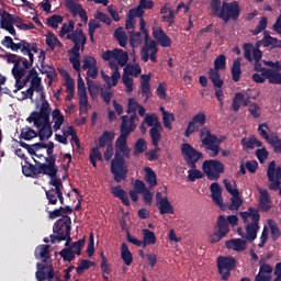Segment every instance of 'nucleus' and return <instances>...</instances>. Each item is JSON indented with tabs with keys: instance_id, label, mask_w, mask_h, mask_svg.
Listing matches in <instances>:
<instances>
[{
	"instance_id": "32",
	"label": "nucleus",
	"mask_w": 281,
	"mask_h": 281,
	"mask_svg": "<svg viewBox=\"0 0 281 281\" xmlns=\"http://www.w3.org/2000/svg\"><path fill=\"white\" fill-rule=\"evenodd\" d=\"M209 78L212 81L214 88L221 89L224 85V81L221 79L220 70H215L214 68H211L209 70Z\"/></svg>"
},
{
	"instance_id": "45",
	"label": "nucleus",
	"mask_w": 281,
	"mask_h": 281,
	"mask_svg": "<svg viewBox=\"0 0 281 281\" xmlns=\"http://www.w3.org/2000/svg\"><path fill=\"white\" fill-rule=\"evenodd\" d=\"M142 74V68L139 67L138 64L132 65L128 64L125 69H123V75L126 76H134L137 78Z\"/></svg>"
},
{
	"instance_id": "15",
	"label": "nucleus",
	"mask_w": 281,
	"mask_h": 281,
	"mask_svg": "<svg viewBox=\"0 0 281 281\" xmlns=\"http://www.w3.org/2000/svg\"><path fill=\"white\" fill-rule=\"evenodd\" d=\"M66 40L74 43V47L69 48L68 54H77L85 50L87 44V35L82 30L74 31L66 35Z\"/></svg>"
},
{
	"instance_id": "26",
	"label": "nucleus",
	"mask_w": 281,
	"mask_h": 281,
	"mask_svg": "<svg viewBox=\"0 0 281 281\" xmlns=\"http://www.w3.org/2000/svg\"><path fill=\"white\" fill-rule=\"evenodd\" d=\"M112 194L114 198L120 199L124 205L130 206V198L126 191L122 189V186L114 187Z\"/></svg>"
},
{
	"instance_id": "54",
	"label": "nucleus",
	"mask_w": 281,
	"mask_h": 281,
	"mask_svg": "<svg viewBox=\"0 0 281 281\" xmlns=\"http://www.w3.org/2000/svg\"><path fill=\"white\" fill-rule=\"evenodd\" d=\"M63 16L61 15H57V14H54L52 16H49L47 19V24L49 27H52L53 30H57L59 24L63 23Z\"/></svg>"
},
{
	"instance_id": "30",
	"label": "nucleus",
	"mask_w": 281,
	"mask_h": 281,
	"mask_svg": "<svg viewBox=\"0 0 281 281\" xmlns=\"http://www.w3.org/2000/svg\"><path fill=\"white\" fill-rule=\"evenodd\" d=\"M52 119L54 122L53 131L57 132L61 128V125L64 123V115L61 114L60 110L58 108L54 109L52 112Z\"/></svg>"
},
{
	"instance_id": "47",
	"label": "nucleus",
	"mask_w": 281,
	"mask_h": 281,
	"mask_svg": "<svg viewBox=\"0 0 281 281\" xmlns=\"http://www.w3.org/2000/svg\"><path fill=\"white\" fill-rule=\"evenodd\" d=\"M60 257L63 258L64 262H72L76 259V252L71 250V248H64L59 252Z\"/></svg>"
},
{
	"instance_id": "56",
	"label": "nucleus",
	"mask_w": 281,
	"mask_h": 281,
	"mask_svg": "<svg viewBox=\"0 0 281 281\" xmlns=\"http://www.w3.org/2000/svg\"><path fill=\"white\" fill-rule=\"evenodd\" d=\"M255 155L259 164H265L266 159L269 158L270 153L269 150H267L266 147H262V148L256 149Z\"/></svg>"
},
{
	"instance_id": "62",
	"label": "nucleus",
	"mask_w": 281,
	"mask_h": 281,
	"mask_svg": "<svg viewBox=\"0 0 281 281\" xmlns=\"http://www.w3.org/2000/svg\"><path fill=\"white\" fill-rule=\"evenodd\" d=\"M269 24V21L267 20L266 16H262L261 20H259L257 26L252 31L254 35L260 34L262 31L267 29V25Z\"/></svg>"
},
{
	"instance_id": "11",
	"label": "nucleus",
	"mask_w": 281,
	"mask_h": 281,
	"mask_svg": "<svg viewBox=\"0 0 281 281\" xmlns=\"http://www.w3.org/2000/svg\"><path fill=\"white\" fill-rule=\"evenodd\" d=\"M50 114H48V125H49V131L46 132H42V130L44 128V125H35V122H33L35 128H38V132H35L33 128L31 127H23L21 131V138L25 139V140H31L34 139L36 137L40 138V140H46L49 139L53 135L54 132L52 131V123H50Z\"/></svg>"
},
{
	"instance_id": "50",
	"label": "nucleus",
	"mask_w": 281,
	"mask_h": 281,
	"mask_svg": "<svg viewBox=\"0 0 281 281\" xmlns=\"http://www.w3.org/2000/svg\"><path fill=\"white\" fill-rule=\"evenodd\" d=\"M75 30V22L69 21L68 23H64L61 30L59 32V37L64 38L65 35L71 34Z\"/></svg>"
},
{
	"instance_id": "36",
	"label": "nucleus",
	"mask_w": 281,
	"mask_h": 281,
	"mask_svg": "<svg viewBox=\"0 0 281 281\" xmlns=\"http://www.w3.org/2000/svg\"><path fill=\"white\" fill-rule=\"evenodd\" d=\"M137 119L136 114L131 115L130 120L127 115L121 117V128L125 127L127 131L132 130L134 132L136 130L135 120Z\"/></svg>"
},
{
	"instance_id": "12",
	"label": "nucleus",
	"mask_w": 281,
	"mask_h": 281,
	"mask_svg": "<svg viewBox=\"0 0 281 281\" xmlns=\"http://www.w3.org/2000/svg\"><path fill=\"white\" fill-rule=\"evenodd\" d=\"M181 154L186 161V165L190 169H195L196 164L204 159V155L202 151H198L191 144L184 143L181 145Z\"/></svg>"
},
{
	"instance_id": "38",
	"label": "nucleus",
	"mask_w": 281,
	"mask_h": 281,
	"mask_svg": "<svg viewBox=\"0 0 281 281\" xmlns=\"http://www.w3.org/2000/svg\"><path fill=\"white\" fill-rule=\"evenodd\" d=\"M216 228H217V232L222 233V235L224 234L228 235L231 232V228H229L227 218L224 217L223 215L218 216L216 221Z\"/></svg>"
},
{
	"instance_id": "42",
	"label": "nucleus",
	"mask_w": 281,
	"mask_h": 281,
	"mask_svg": "<svg viewBox=\"0 0 281 281\" xmlns=\"http://www.w3.org/2000/svg\"><path fill=\"white\" fill-rule=\"evenodd\" d=\"M13 25V14L9 13L8 11H2L0 13V29H4L8 26Z\"/></svg>"
},
{
	"instance_id": "4",
	"label": "nucleus",
	"mask_w": 281,
	"mask_h": 281,
	"mask_svg": "<svg viewBox=\"0 0 281 281\" xmlns=\"http://www.w3.org/2000/svg\"><path fill=\"white\" fill-rule=\"evenodd\" d=\"M210 9L212 16L220 18L226 23H229L231 20L237 21L241 15L240 3L236 0L232 2L210 0Z\"/></svg>"
},
{
	"instance_id": "64",
	"label": "nucleus",
	"mask_w": 281,
	"mask_h": 281,
	"mask_svg": "<svg viewBox=\"0 0 281 281\" xmlns=\"http://www.w3.org/2000/svg\"><path fill=\"white\" fill-rule=\"evenodd\" d=\"M97 67V59L94 57H83L82 59V70H87L89 68H94Z\"/></svg>"
},
{
	"instance_id": "39",
	"label": "nucleus",
	"mask_w": 281,
	"mask_h": 281,
	"mask_svg": "<svg viewBox=\"0 0 281 281\" xmlns=\"http://www.w3.org/2000/svg\"><path fill=\"white\" fill-rule=\"evenodd\" d=\"M263 76L269 80V83L281 85V72L267 69L263 71Z\"/></svg>"
},
{
	"instance_id": "35",
	"label": "nucleus",
	"mask_w": 281,
	"mask_h": 281,
	"mask_svg": "<svg viewBox=\"0 0 281 281\" xmlns=\"http://www.w3.org/2000/svg\"><path fill=\"white\" fill-rule=\"evenodd\" d=\"M46 45L49 47L50 50H55L56 47L63 48L61 42L58 40L55 33H47L46 36Z\"/></svg>"
},
{
	"instance_id": "2",
	"label": "nucleus",
	"mask_w": 281,
	"mask_h": 281,
	"mask_svg": "<svg viewBox=\"0 0 281 281\" xmlns=\"http://www.w3.org/2000/svg\"><path fill=\"white\" fill-rule=\"evenodd\" d=\"M133 133V130L121 128V134L115 142L116 150L115 156L110 162V172L114 176L116 183H121L127 178L126 159L131 158V148L127 146V137Z\"/></svg>"
},
{
	"instance_id": "34",
	"label": "nucleus",
	"mask_w": 281,
	"mask_h": 281,
	"mask_svg": "<svg viewBox=\"0 0 281 281\" xmlns=\"http://www.w3.org/2000/svg\"><path fill=\"white\" fill-rule=\"evenodd\" d=\"M259 229H260L259 224L248 223L247 226H246V232H247L246 238L249 241H254L257 238V236H258Z\"/></svg>"
},
{
	"instance_id": "17",
	"label": "nucleus",
	"mask_w": 281,
	"mask_h": 281,
	"mask_svg": "<svg viewBox=\"0 0 281 281\" xmlns=\"http://www.w3.org/2000/svg\"><path fill=\"white\" fill-rule=\"evenodd\" d=\"M35 277L37 281H46L47 278H55V269L52 261H42L36 265Z\"/></svg>"
},
{
	"instance_id": "58",
	"label": "nucleus",
	"mask_w": 281,
	"mask_h": 281,
	"mask_svg": "<svg viewBox=\"0 0 281 281\" xmlns=\"http://www.w3.org/2000/svg\"><path fill=\"white\" fill-rule=\"evenodd\" d=\"M224 187H225V190L233 196H237V195H240V191L236 189V182H234V184L225 179L224 180Z\"/></svg>"
},
{
	"instance_id": "21",
	"label": "nucleus",
	"mask_w": 281,
	"mask_h": 281,
	"mask_svg": "<svg viewBox=\"0 0 281 281\" xmlns=\"http://www.w3.org/2000/svg\"><path fill=\"white\" fill-rule=\"evenodd\" d=\"M240 217L244 222V224H248V218H250L252 222L250 224H259L260 222V214L258 209L250 206L248 209V212H240Z\"/></svg>"
},
{
	"instance_id": "24",
	"label": "nucleus",
	"mask_w": 281,
	"mask_h": 281,
	"mask_svg": "<svg viewBox=\"0 0 281 281\" xmlns=\"http://www.w3.org/2000/svg\"><path fill=\"white\" fill-rule=\"evenodd\" d=\"M164 131L162 124L157 123L155 127L149 130V137L151 139V145L158 147L159 140H161L162 135L161 132Z\"/></svg>"
},
{
	"instance_id": "18",
	"label": "nucleus",
	"mask_w": 281,
	"mask_h": 281,
	"mask_svg": "<svg viewBox=\"0 0 281 281\" xmlns=\"http://www.w3.org/2000/svg\"><path fill=\"white\" fill-rule=\"evenodd\" d=\"M65 5L67 10L72 14L74 16H79L81 22L88 23V12L86 9L82 8L81 4L75 3L74 0H66Z\"/></svg>"
},
{
	"instance_id": "19",
	"label": "nucleus",
	"mask_w": 281,
	"mask_h": 281,
	"mask_svg": "<svg viewBox=\"0 0 281 281\" xmlns=\"http://www.w3.org/2000/svg\"><path fill=\"white\" fill-rule=\"evenodd\" d=\"M156 205L159 210V214H175V206L168 200V196L162 198L161 192L156 193Z\"/></svg>"
},
{
	"instance_id": "63",
	"label": "nucleus",
	"mask_w": 281,
	"mask_h": 281,
	"mask_svg": "<svg viewBox=\"0 0 281 281\" xmlns=\"http://www.w3.org/2000/svg\"><path fill=\"white\" fill-rule=\"evenodd\" d=\"M130 43L133 47L138 46L143 43V37L140 32H132L130 35Z\"/></svg>"
},
{
	"instance_id": "61",
	"label": "nucleus",
	"mask_w": 281,
	"mask_h": 281,
	"mask_svg": "<svg viewBox=\"0 0 281 281\" xmlns=\"http://www.w3.org/2000/svg\"><path fill=\"white\" fill-rule=\"evenodd\" d=\"M46 199L48 200L49 205H56L58 202V192L54 189H49L48 191H45Z\"/></svg>"
},
{
	"instance_id": "28",
	"label": "nucleus",
	"mask_w": 281,
	"mask_h": 281,
	"mask_svg": "<svg viewBox=\"0 0 281 281\" xmlns=\"http://www.w3.org/2000/svg\"><path fill=\"white\" fill-rule=\"evenodd\" d=\"M142 234H143V241H142L143 248H145L146 246H151L156 244L157 237L154 231L143 229Z\"/></svg>"
},
{
	"instance_id": "53",
	"label": "nucleus",
	"mask_w": 281,
	"mask_h": 281,
	"mask_svg": "<svg viewBox=\"0 0 281 281\" xmlns=\"http://www.w3.org/2000/svg\"><path fill=\"white\" fill-rule=\"evenodd\" d=\"M69 54L74 55V57H69V63L72 64V67L77 72H80L81 71V60H80L81 54L80 53H69Z\"/></svg>"
},
{
	"instance_id": "55",
	"label": "nucleus",
	"mask_w": 281,
	"mask_h": 281,
	"mask_svg": "<svg viewBox=\"0 0 281 281\" xmlns=\"http://www.w3.org/2000/svg\"><path fill=\"white\" fill-rule=\"evenodd\" d=\"M243 101H244V93L237 92L233 99V111L235 113H238V111H240Z\"/></svg>"
},
{
	"instance_id": "23",
	"label": "nucleus",
	"mask_w": 281,
	"mask_h": 281,
	"mask_svg": "<svg viewBox=\"0 0 281 281\" xmlns=\"http://www.w3.org/2000/svg\"><path fill=\"white\" fill-rule=\"evenodd\" d=\"M210 190L212 192V200L215 205L222 207L223 206V198H222V189L218 182H213L210 186Z\"/></svg>"
},
{
	"instance_id": "51",
	"label": "nucleus",
	"mask_w": 281,
	"mask_h": 281,
	"mask_svg": "<svg viewBox=\"0 0 281 281\" xmlns=\"http://www.w3.org/2000/svg\"><path fill=\"white\" fill-rule=\"evenodd\" d=\"M204 173L200 169H192L188 170V181L195 182L198 179H203Z\"/></svg>"
},
{
	"instance_id": "25",
	"label": "nucleus",
	"mask_w": 281,
	"mask_h": 281,
	"mask_svg": "<svg viewBox=\"0 0 281 281\" xmlns=\"http://www.w3.org/2000/svg\"><path fill=\"white\" fill-rule=\"evenodd\" d=\"M226 248L234 249L235 251H245L247 249V243L241 238L231 239L226 241Z\"/></svg>"
},
{
	"instance_id": "44",
	"label": "nucleus",
	"mask_w": 281,
	"mask_h": 281,
	"mask_svg": "<svg viewBox=\"0 0 281 281\" xmlns=\"http://www.w3.org/2000/svg\"><path fill=\"white\" fill-rule=\"evenodd\" d=\"M145 181L148 183V186L150 188H155L157 186V176H156V172L149 168V167H146L145 168Z\"/></svg>"
},
{
	"instance_id": "57",
	"label": "nucleus",
	"mask_w": 281,
	"mask_h": 281,
	"mask_svg": "<svg viewBox=\"0 0 281 281\" xmlns=\"http://www.w3.org/2000/svg\"><path fill=\"white\" fill-rule=\"evenodd\" d=\"M91 266H94V262L88 260V259H81L80 265L78 268H76V272L78 276L83 274L86 270H88Z\"/></svg>"
},
{
	"instance_id": "37",
	"label": "nucleus",
	"mask_w": 281,
	"mask_h": 281,
	"mask_svg": "<svg viewBox=\"0 0 281 281\" xmlns=\"http://www.w3.org/2000/svg\"><path fill=\"white\" fill-rule=\"evenodd\" d=\"M90 164L93 168H97V161H103L102 153L100 151L99 146L92 147L89 155Z\"/></svg>"
},
{
	"instance_id": "43",
	"label": "nucleus",
	"mask_w": 281,
	"mask_h": 281,
	"mask_svg": "<svg viewBox=\"0 0 281 281\" xmlns=\"http://www.w3.org/2000/svg\"><path fill=\"white\" fill-rule=\"evenodd\" d=\"M120 67H125L128 63V54L122 48H115V58Z\"/></svg>"
},
{
	"instance_id": "5",
	"label": "nucleus",
	"mask_w": 281,
	"mask_h": 281,
	"mask_svg": "<svg viewBox=\"0 0 281 281\" xmlns=\"http://www.w3.org/2000/svg\"><path fill=\"white\" fill-rule=\"evenodd\" d=\"M46 162L36 161V165L29 164V166H22V172L25 177H38L41 175L47 177H55L58 173L56 165V158H44Z\"/></svg>"
},
{
	"instance_id": "1",
	"label": "nucleus",
	"mask_w": 281,
	"mask_h": 281,
	"mask_svg": "<svg viewBox=\"0 0 281 281\" xmlns=\"http://www.w3.org/2000/svg\"><path fill=\"white\" fill-rule=\"evenodd\" d=\"M22 78L24 79L22 80ZM14 80H15V88H18V90H14L13 92L21 91L30 82L29 88L41 94L42 103L40 106V111L31 112L29 117L26 119V122L30 124L34 123L37 127L43 126V128L41 130V133L49 131L48 119L52 112V108L48 101L46 100L44 87L42 86V78L38 77L36 69L33 68L29 70L26 77L25 75H22L19 78H14Z\"/></svg>"
},
{
	"instance_id": "3",
	"label": "nucleus",
	"mask_w": 281,
	"mask_h": 281,
	"mask_svg": "<svg viewBox=\"0 0 281 281\" xmlns=\"http://www.w3.org/2000/svg\"><path fill=\"white\" fill-rule=\"evenodd\" d=\"M138 24L140 25V31L145 35V45L142 47L140 52L142 60L143 63H148L150 60L151 63L156 64L158 53L157 44H159L162 48H168L171 46L172 42L162 27L154 29L151 36H154L155 41H149V32L146 30V22L144 19H142Z\"/></svg>"
},
{
	"instance_id": "6",
	"label": "nucleus",
	"mask_w": 281,
	"mask_h": 281,
	"mask_svg": "<svg viewBox=\"0 0 281 281\" xmlns=\"http://www.w3.org/2000/svg\"><path fill=\"white\" fill-rule=\"evenodd\" d=\"M23 55H27L29 59L20 57L16 54L7 55V60L9 64L13 65L11 70L13 78H21L22 76L27 75V70L33 67L34 64V52L30 49L29 52H21Z\"/></svg>"
},
{
	"instance_id": "49",
	"label": "nucleus",
	"mask_w": 281,
	"mask_h": 281,
	"mask_svg": "<svg viewBox=\"0 0 281 281\" xmlns=\"http://www.w3.org/2000/svg\"><path fill=\"white\" fill-rule=\"evenodd\" d=\"M173 122H176V115L173 113L164 112V115H162L164 128L171 130L172 128L171 124Z\"/></svg>"
},
{
	"instance_id": "60",
	"label": "nucleus",
	"mask_w": 281,
	"mask_h": 281,
	"mask_svg": "<svg viewBox=\"0 0 281 281\" xmlns=\"http://www.w3.org/2000/svg\"><path fill=\"white\" fill-rule=\"evenodd\" d=\"M56 177H57V175H55L54 177H49L50 181L48 182V184L54 187L53 188L54 191L63 192L64 187H63L61 179H57Z\"/></svg>"
},
{
	"instance_id": "52",
	"label": "nucleus",
	"mask_w": 281,
	"mask_h": 281,
	"mask_svg": "<svg viewBox=\"0 0 281 281\" xmlns=\"http://www.w3.org/2000/svg\"><path fill=\"white\" fill-rule=\"evenodd\" d=\"M268 144L272 147L276 154H281V138L278 135L270 136Z\"/></svg>"
},
{
	"instance_id": "46",
	"label": "nucleus",
	"mask_w": 281,
	"mask_h": 281,
	"mask_svg": "<svg viewBox=\"0 0 281 281\" xmlns=\"http://www.w3.org/2000/svg\"><path fill=\"white\" fill-rule=\"evenodd\" d=\"M227 67V57L225 55H220L214 59V68L213 70H224Z\"/></svg>"
},
{
	"instance_id": "13",
	"label": "nucleus",
	"mask_w": 281,
	"mask_h": 281,
	"mask_svg": "<svg viewBox=\"0 0 281 281\" xmlns=\"http://www.w3.org/2000/svg\"><path fill=\"white\" fill-rule=\"evenodd\" d=\"M216 266L220 276H222L223 281H228L232 271L236 269V259L234 257H217Z\"/></svg>"
},
{
	"instance_id": "16",
	"label": "nucleus",
	"mask_w": 281,
	"mask_h": 281,
	"mask_svg": "<svg viewBox=\"0 0 281 281\" xmlns=\"http://www.w3.org/2000/svg\"><path fill=\"white\" fill-rule=\"evenodd\" d=\"M206 124V115L203 112L198 113L188 123L184 137L189 138L193 133L200 132Z\"/></svg>"
},
{
	"instance_id": "9",
	"label": "nucleus",
	"mask_w": 281,
	"mask_h": 281,
	"mask_svg": "<svg viewBox=\"0 0 281 281\" xmlns=\"http://www.w3.org/2000/svg\"><path fill=\"white\" fill-rule=\"evenodd\" d=\"M1 45L13 53H18L19 50H21V53H30V50H33L34 54H37L38 52L36 43H29L25 40H20V43H14L12 36L9 35L1 40Z\"/></svg>"
},
{
	"instance_id": "8",
	"label": "nucleus",
	"mask_w": 281,
	"mask_h": 281,
	"mask_svg": "<svg viewBox=\"0 0 281 281\" xmlns=\"http://www.w3.org/2000/svg\"><path fill=\"white\" fill-rule=\"evenodd\" d=\"M200 139L201 145L205 146L206 151H211L210 156L215 158L221 151L222 140L215 135L212 134L211 130L206 126L200 128Z\"/></svg>"
},
{
	"instance_id": "41",
	"label": "nucleus",
	"mask_w": 281,
	"mask_h": 281,
	"mask_svg": "<svg viewBox=\"0 0 281 281\" xmlns=\"http://www.w3.org/2000/svg\"><path fill=\"white\" fill-rule=\"evenodd\" d=\"M86 245V238H82V239H79L78 241L76 243H72L71 241L67 245H65V247L67 249H70V251H74L76 252L77 256H81L82 255V249Z\"/></svg>"
},
{
	"instance_id": "22",
	"label": "nucleus",
	"mask_w": 281,
	"mask_h": 281,
	"mask_svg": "<svg viewBox=\"0 0 281 281\" xmlns=\"http://www.w3.org/2000/svg\"><path fill=\"white\" fill-rule=\"evenodd\" d=\"M34 256L35 259H41L42 262H48L50 261V257H49V246L42 244L38 245L34 251Z\"/></svg>"
},
{
	"instance_id": "7",
	"label": "nucleus",
	"mask_w": 281,
	"mask_h": 281,
	"mask_svg": "<svg viewBox=\"0 0 281 281\" xmlns=\"http://www.w3.org/2000/svg\"><path fill=\"white\" fill-rule=\"evenodd\" d=\"M53 245L60 244L66 240L65 246L71 243V218L70 216H63L53 225V234L49 236Z\"/></svg>"
},
{
	"instance_id": "48",
	"label": "nucleus",
	"mask_w": 281,
	"mask_h": 281,
	"mask_svg": "<svg viewBox=\"0 0 281 281\" xmlns=\"http://www.w3.org/2000/svg\"><path fill=\"white\" fill-rule=\"evenodd\" d=\"M148 149V145L144 138H138L134 145V155L137 156L142 153H145Z\"/></svg>"
},
{
	"instance_id": "31",
	"label": "nucleus",
	"mask_w": 281,
	"mask_h": 281,
	"mask_svg": "<svg viewBox=\"0 0 281 281\" xmlns=\"http://www.w3.org/2000/svg\"><path fill=\"white\" fill-rule=\"evenodd\" d=\"M121 259L126 266H130L134 261L133 254L130 251V248L125 243H122L121 245Z\"/></svg>"
},
{
	"instance_id": "14",
	"label": "nucleus",
	"mask_w": 281,
	"mask_h": 281,
	"mask_svg": "<svg viewBox=\"0 0 281 281\" xmlns=\"http://www.w3.org/2000/svg\"><path fill=\"white\" fill-rule=\"evenodd\" d=\"M267 177L269 180V190H279V195L281 196V167H277L276 160L269 162L267 169Z\"/></svg>"
},
{
	"instance_id": "10",
	"label": "nucleus",
	"mask_w": 281,
	"mask_h": 281,
	"mask_svg": "<svg viewBox=\"0 0 281 281\" xmlns=\"http://www.w3.org/2000/svg\"><path fill=\"white\" fill-rule=\"evenodd\" d=\"M202 170L210 181H216L221 178V175L224 173L225 167L221 160L207 159L203 161Z\"/></svg>"
},
{
	"instance_id": "33",
	"label": "nucleus",
	"mask_w": 281,
	"mask_h": 281,
	"mask_svg": "<svg viewBox=\"0 0 281 281\" xmlns=\"http://www.w3.org/2000/svg\"><path fill=\"white\" fill-rule=\"evenodd\" d=\"M113 139H114V132L105 131L100 136L99 145H97L95 147L104 148V147L109 146V144H112Z\"/></svg>"
},
{
	"instance_id": "29",
	"label": "nucleus",
	"mask_w": 281,
	"mask_h": 281,
	"mask_svg": "<svg viewBox=\"0 0 281 281\" xmlns=\"http://www.w3.org/2000/svg\"><path fill=\"white\" fill-rule=\"evenodd\" d=\"M263 44L265 47L281 48V41L271 36L269 31L263 33Z\"/></svg>"
},
{
	"instance_id": "59",
	"label": "nucleus",
	"mask_w": 281,
	"mask_h": 281,
	"mask_svg": "<svg viewBox=\"0 0 281 281\" xmlns=\"http://www.w3.org/2000/svg\"><path fill=\"white\" fill-rule=\"evenodd\" d=\"M87 83L90 97L97 98L100 91L98 85L94 81L90 80L89 77H87Z\"/></svg>"
},
{
	"instance_id": "40",
	"label": "nucleus",
	"mask_w": 281,
	"mask_h": 281,
	"mask_svg": "<svg viewBox=\"0 0 281 281\" xmlns=\"http://www.w3.org/2000/svg\"><path fill=\"white\" fill-rule=\"evenodd\" d=\"M150 78V75H142V92L146 97V100L151 95Z\"/></svg>"
},
{
	"instance_id": "27",
	"label": "nucleus",
	"mask_w": 281,
	"mask_h": 281,
	"mask_svg": "<svg viewBox=\"0 0 281 281\" xmlns=\"http://www.w3.org/2000/svg\"><path fill=\"white\" fill-rule=\"evenodd\" d=\"M241 61H243L241 58L235 59L233 64V68H231V75L233 76V80L235 82H238L241 80V75H243Z\"/></svg>"
},
{
	"instance_id": "20",
	"label": "nucleus",
	"mask_w": 281,
	"mask_h": 281,
	"mask_svg": "<svg viewBox=\"0 0 281 281\" xmlns=\"http://www.w3.org/2000/svg\"><path fill=\"white\" fill-rule=\"evenodd\" d=\"M257 191L259 193V209H261L262 212H269L271 210V199L269 191L261 188H258Z\"/></svg>"
}]
</instances>
